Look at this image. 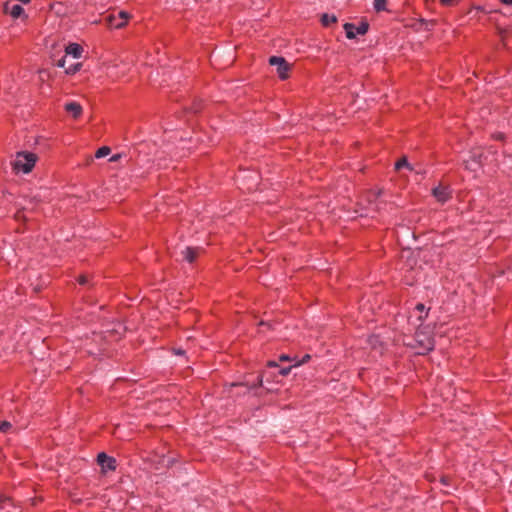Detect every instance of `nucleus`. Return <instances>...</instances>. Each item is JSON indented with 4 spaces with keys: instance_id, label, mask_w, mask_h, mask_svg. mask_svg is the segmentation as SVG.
Listing matches in <instances>:
<instances>
[{
    "instance_id": "23",
    "label": "nucleus",
    "mask_w": 512,
    "mask_h": 512,
    "mask_svg": "<svg viewBox=\"0 0 512 512\" xmlns=\"http://www.w3.org/2000/svg\"><path fill=\"white\" fill-rule=\"evenodd\" d=\"M279 360L280 361H291L292 359L290 358V356H288L286 354H282L279 356Z\"/></svg>"
},
{
    "instance_id": "6",
    "label": "nucleus",
    "mask_w": 512,
    "mask_h": 512,
    "mask_svg": "<svg viewBox=\"0 0 512 512\" xmlns=\"http://www.w3.org/2000/svg\"><path fill=\"white\" fill-rule=\"evenodd\" d=\"M432 195L440 203H446L451 198V190L448 186H437L433 188Z\"/></svg>"
},
{
    "instance_id": "26",
    "label": "nucleus",
    "mask_w": 512,
    "mask_h": 512,
    "mask_svg": "<svg viewBox=\"0 0 512 512\" xmlns=\"http://www.w3.org/2000/svg\"><path fill=\"white\" fill-rule=\"evenodd\" d=\"M503 4L512 5V0H500Z\"/></svg>"
},
{
    "instance_id": "16",
    "label": "nucleus",
    "mask_w": 512,
    "mask_h": 512,
    "mask_svg": "<svg viewBox=\"0 0 512 512\" xmlns=\"http://www.w3.org/2000/svg\"><path fill=\"white\" fill-rule=\"evenodd\" d=\"M402 167H407V168L411 169V168H410V165H409V163H408V161H407V159H406V158H401V159H399V160L395 163V169H396V170H400Z\"/></svg>"
},
{
    "instance_id": "11",
    "label": "nucleus",
    "mask_w": 512,
    "mask_h": 512,
    "mask_svg": "<svg viewBox=\"0 0 512 512\" xmlns=\"http://www.w3.org/2000/svg\"><path fill=\"white\" fill-rule=\"evenodd\" d=\"M65 52L67 55H71L74 58H80L83 52V48L78 43H70L66 49Z\"/></svg>"
},
{
    "instance_id": "2",
    "label": "nucleus",
    "mask_w": 512,
    "mask_h": 512,
    "mask_svg": "<svg viewBox=\"0 0 512 512\" xmlns=\"http://www.w3.org/2000/svg\"><path fill=\"white\" fill-rule=\"evenodd\" d=\"M269 63L272 66H276L277 74L281 80H286L289 77L291 67L283 57L272 56L269 59Z\"/></svg>"
},
{
    "instance_id": "21",
    "label": "nucleus",
    "mask_w": 512,
    "mask_h": 512,
    "mask_svg": "<svg viewBox=\"0 0 512 512\" xmlns=\"http://www.w3.org/2000/svg\"><path fill=\"white\" fill-rule=\"evenodd\" d=\"M78 282L80 285H85L88 283V278L87 276L85 275H81L79 278H78Z\"/></svg>"
},
{
    "instance_id": "24",
    "label": "nucleus",
    "mask_w": 512,
    "mask_h": 512,
    "mask_svg": "<svg viewBox=\"0 0 512 512\" xmlns=\"http://www.w3.org/2000/svg\"><path fill=\"white\" fill-rule=\"evenodd\" d=\"M65 62H66V60H65V57H64V58L60 59V60L57 62V66H58V67H63V68H64V67H65Z\"/></svg>"
},
{
    "instance_id": "10",
    "label": "nucleus",
    "mask_w": 512,
    "mask_h": 512,
    "mask_svg": "<svg viewBox=\"0 0 512 512\" xmlns=\"http://www.w3.org/2000/svg\"><path fill=\"white\" fill-rule=\"evenodd\" d=\"M4 10L14 19L19 18L24 13L23 7L19 4H13L11 7L6 4Z\"/></svg>"
},
{
    "instance_id": "15",
    "label": "nucleus",
    "mask_w": 512,
    "mask_h": 512,
    "mask_svg": "<svg viewBox=\"0 0 512 512\" xmlns=\"http://www.w3.org/2000/svg\"><path fill=\"white\" fill-rule=\"evenodd\" d=\"M110 151H111V150H110V148H109V147H107V146L100 147V148L96 151V153H95V157H96V158H103V157H105V156L109 155V154H110Z\"/></svg>"
},
{
    "instance_id": "25",
    "label": "nucleus",
    "mask_w": 512,
    "mask_h": 512,
    "mask_svg": "<svg viewBox=\"0 0 512 512\" xmlns=\"http://www.w3.org/2000/svg\"><path fill=\"white\" fill-rule=\"evenodd\" d=\"M268 365H269L270 367H278V364H277L275 361H269V362H268Z\"/></svg>"
},
{
    "instance_id": "29",
    "label": "nucleus",
    "mask_w": 512,
    "mask_h": 512,
    "mask_svg": "<svg viewBox=\"0 0 512 512\" xmlns=\"http://www.w3.org/2000/svg\"><path fill=\"white\" fill-rule=\"evenodd\" d=\"M114 22H119V18L115 15V20Z\"/></svg>"
},
{
    "instance_id": "9",
    "label": "nucleus",
    "mask_w": 512,
    "mask_h": 512,
    "mask_svg": "<svg viewBox=\"0 0 512 512\" xmlns=\"http://www.w3.org/2000/svg\"><path fill=\"white\" fill-rule=\"evenodd\" d=\"M64 109L67 113L71 114L75 119L79 118L82 114V106L75 101L66 103Z\"/></svg>"
},
{
    "instance_id": "7",
    "label": "nucleus",
    "mask_w": 512,
    "mask_h": 512,
    "mask_svg": "<svg viewBox=\"0 0 512 512\" xmlns=\"http://www.w3.org/2000/svg\"><path fill=\"white\" fill-rule=\"evenodd\" d=\"M97 462L103 469L110 471H114L116 469V460L104 452L97 455Z\"/></svg>"
},
{
    "instance_id": "27",
    "label": "nucleus",
    "mask_w": 512,
    "mask_h": 512,
    "mask_svg": "<svg viewBox=\"0 0 512 512\" xmlns=\"http://www.w3.org/2000/svg\"><path fill=\"white\" fill-rule=\"evenodd\" d=\"M6 500H9V498L0 495V503Z\"/></svg>"
},
{
    "instance_id": "8",
    "label": "nucleus",
    "mask_w": 512,
    "mask_h": 512,
    "mask_svg": "<svg viewBox=\"0 0 512 512\" xmlns=\"http://www.w3.org/2000/svg\"><path fill=\"white\" fill-rule=\"evenodd\" d=\"M428 312L429 309H427L424 304L418 303L411 312L410 318H416L420 326L427 318Z\"/></svg>"
},
{
    "instance_id": "13",
    "label": "nucleus",
    "mask_w": 512,
    "mask_h": 512,
    "mask_svg": "<svg viewBox=\"0 0 512 512\" xmlns=\"http://www.w3.org/2000/svg\"><path fill=\"white\" fill-rule=\"evenodd\" d=\"M337 22V17L335 15L324 13L321 16V23L323 26L328 27L331 24H334Z\"/></svg>"
},
{
    "instance_id": "19",
    "label": "nucleus",
    "mask_w": 512,
    "mask_h": 512,
    "mask_svg": "<svg viewBox=\"0 0 512 512\" xmlns=\"http://www.w3.org/2000/svg\"><path fill=\"white\" fill-rule=\"evenodd\" d=\"M311 359V356L309 354H305L301 360L299 361H296L295 364L293 366H299V365H302L304 363H307L309 360Z\"/></svg>"
},
{
    "instance_id": "14",
    "label": "nucleus",
    "mask_w": 512,
    "mask_h": 512,
    "mask_svg": "<svg viewBox=\"0 0 512 512\" xmlns=\"http://www.w3.org/2000/svg\"><path fill=\"white\" fill-rule=\"evenodd\" d=\"M386 0H374L373 1V7L376 11H384L386 10Z\"/></svg>"
},
{
    "instance_id": "5",
    "label": "nucleus",
    "mask_w": 512,
    "mask_h": 512,
    "mask_svg": "<svg viewBox=\"0 0 512 512\" xmlns=\"http://www.w3.org/2000/svg\"><path fill=\"white\" fill-rule=\"evenodd\" d=\"M116 16L119 18V22H114L115 14H110L105 18L108 26L116 29L124 27L129 19L128 13L119 11Z\"/></svg>"
},
{
    "instance_id": "20",
    "label": "nucleus",
    "mask_w": 512,
    "mask_h": 512,
    "mask_svg": "<svg viewBox=\"0 0 512 512\" xmlns=\"http://www.w3.org/2000/svg\"><path fill=\"white\" fill-rule=\"evenodd\" d=\"M455 2H456L455 0H440L441 5L446 6V7L453 6L455 4Z\"/></svg>"
},
{
    "instance_id": "22",
    "label": "nucleus",
    "mask_w": 512,
    "mask_h": 512,
    "mask_svg": "<svg viewBox=\"0 0 512 512\" xmlns=\"http://www.w3.org/2000/svg\"><path fill=\"white\" fill-rule=\"evenodd\" d=\"M291 368H292L291 366L287 367V368H282V369H280L279 372H280L281 375L286 376V375H288L290 373Z\"/></svg>"
},
{
    "instance_id": "17",
    "label": "nucleus",
    "mask_w": 512,
    "mask_h": 512,
    "mask_svg": "<svg viewBox=\"0 0 512 512\" xmlns=\"http://www.w3.org/2000/svg\"><path fill=\"white\" fill-rule=\"evenodd\" d=\"M80 67H81V64L80 63H76V64H73V65H70L68 68H66L65 72L67 74H75L76 72H78L80 70Z\"/></svg>"
},
{
    "instance_id": "3",
    "label": "nucleus",
    "mask_w": 512,
    "mask_h": 512,
    "mask_svg": "<svg viewBox=\"0 0 512 512\" xmlns=\"http://www.w3.org/2000/svg\"><path fill=\"white\" fill-rule=\"evenodd\" d=\"M368 29L369 25L366 22H362L359 25L353 23L344 24V30L348 39H354L357 35H364Z\"/></svg>"
},
{
    "instance_id": "18",
    "label": "nucleus",
    "mask_w": 512,
    "mask_h": 512,
    "mask_svg": "<svg viewBox=\"0 0 512 512\" xmlns=\"http://www.w3.org/2000/svg\"><path fill=\"white\" fill-rule=\"evenodd\" d=\"M12 428V424L8 421H2L0 423V431L2 433H8Z\"/></svg>"
},
{
    "instance_id": "28",
    "label": "nucleus",
    "mask_w": 512,
    "mask_h": 512,
    "mask_svg": "<svg viewBox=\"0 0 512 512\" xmlns=\"http://www.w3.org/2000/svg\"><path fill=\"white\" fill-rule=\"evenodd\" d=\"M20 2L24 3V4H27L30 2V0H19Z\"/></svg>"
},
{
    "instance_id": "12",
    "label": "nucleus",
    "mask_w": 512,
    "mask_h": 512,
    "mask_svg": "<svg viewBox=\"0 0 512 512\" xmlns=\"http://www.w3.org/2000/svg\"><path fill=\"white\" fill-rule=\"evenodd\" d=\"M198 254L199 249L193 247H186L185 250L182 251L183 258L189 263L194 262Z\"/></svg>"
},
{
    "instance_id": "1",
    "label": "nucleus",
    "mask_w": 512,
    "mask_h": 512,
    "mask_svg": "<svg viewBox=\"0 0 512 512\" xmlns=\"http://www.w3.org/2000/svg\"><path fill=\"white\" fill-rule=\"evenodd\" d=\"M38 161L37 154L29 151H19L11 162L12 169L16 174H28L35 167Z\"/></svg>"
},
{
    "instance_id": "4",
    "label": "nucleus",
    "mask_w": 512,
    "mask_h": 512,
    "mask_svg": "<svg viewBox=\"0 0 512 512\" xmlns=\"http://www.w3.org/2000/svg\"><path fill=\"white\" fill-rule=\"evenodd\" d=\"M415 341L419 344V354H425L426 352H429L434 347V341L431 336H426L420 331H416L415 333Z\"/></svg>"
}]
</instances>
